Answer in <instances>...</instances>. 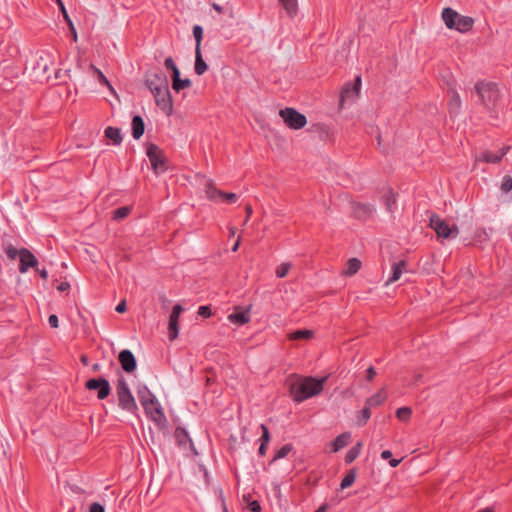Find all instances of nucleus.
<instances>
[{
  "mask_svg": "<svg viewBox=\"0 0 512 512\" xmlns=\"http://www.w3.org/2000/svg\"><path fill=\"white\" fill-rule=\"evenodd\" d=\"M326 377L316 379L314 377H302L291 385V393L296 402H302L318 395L323 390Z\"/></svg>",
  "mask_w": 512,
  "mask_h": 512,
  "instance_id": "nucleus-1",
  "label": "nucleus"
},
{
  "mask_svg": "<svg viewBox=\"0 0 512 512\" xmlns=\"http://www.w3.org/2000/svg\"><path fill=\"white\" fill-rule=\"evenodd\" d=\"M442 19L447 28L455 29L461 33L470 31L474 24L473 18L461 15L452 8H445L442 11Z\"/></svg>",
  "mask_w": 512,
  "mask_h": 512,
  "instance_id": "nucleus-2",
  "label": "nucleus"
},
{
  "mask_svg": "<svg viewBox=\"0 0 512 512\" xmlns=\"http://www.w3.org/2000/svg\"><path fill=\"white\" fill-rule=\"evenodd\" d=\"M475 91L486 108L493 109L497 106L500 99V90L496 84L491 82H478L475 85Z\"/></svg>",
  "mask_w": 512,
  "mask_h": 512,
  "instance_id": "nucleus-3",
  "label": "nucleus"
},
{
  "mask_svg": "<svg viewBox=\"0 0 512 512\" xmlns=\"http://www.w3.org/2000/svg\"><path fill=\"white\" fill-rule=\"evenodd\" d=\"M430 226L439 238L454 239L459 234V230L456 225H449L445 220L436 215H432L430 217Z\"/></svg>",
  "mask_w": 512,
  "mask_h": 512,
  "instance_id": "nucleus-4",
  "label": "nucleus"
},
{
  "mask_svg": "<svg viewBox=\"0 0 512 512\" xmlns=\"http://www.w3.org/2000/svg\"><path fill=\"white\" fill-rule=\"evenodd\" d=\"M119 406L131 414H136L138 407L134 396L125 382H119L117 387Z\"/></svg>",
  "mask_w": 512,
  "mask_h": 512,
  "instance_id": "nucleus-5",
  "label": "nucleus"
},
{
  "mask_svg": "<svg viewBox=\"0 0 512 512\" xmlns=\"http://www.w3.org/2000/svg\"><path fill=\"white\" fill-rule=\"evenodd\" d=\"M279 115L285 124L294 130L301 129L307 123L306 117L293 108L282 109L280 110Z\"/></svg>",
  "mask_w": 512,
  "mask_h": 512,
  "instance_id": "nucleus-6",
  "label": "nucleus"
},
{
  "mask_svg": "<svg viewBox=\"0 0 512 512\" xmlns=\"http://www.w3.org/2000/svg\"><path fill=\"white\" fill-rule=\"evenodd\" d=\"M157 106L167 115L173 111L172 98L169 92L168 83L151 92Z\"/></svg>",
  "mask_w": 512,
  "mask_h": 512,
  "instance_id": "nucleus-7",
  "label": "nucleus"
},
{
  "mask_svg": "<svg viewBox=\"0 0 512 512\" xmlns=\"http://www.w3.org/2000/svg\"><path fill=\"white\" fill-rule=\"evenodd\" d=\"M146 154L155 173H162L167 169L163 152L158 146L148 145Z\"/></svg>",
  "mask_w": 512,
  "mask_h": 512,
  "instance_id": "nucleus-8",
  "label": "nucleus"
},
{
  "mask_svg": "<svg viewBox=\"0 0 512 512\" xmlns=\"http://www.w3.org/2000/svg\"><path fill=\"white\" fill-rule=\"evenodd\" d=\"M205 194L210 200L217 201L218 198L228 203H234L237 201L238 196L235 193H224L216 189L211 180L205 179Z\"/></svg>",
  "mask_w": 512,
  "mask_h": 512,
  "instance_id": "nucleus-9",
  "label": "nucleus"
},
{
  "mask_svg": "<svg viewBox=\"0 0 512 512\" xmlns=\"http://www.w3.org/2000/svg\"><path fill=\"white\" fill-rule=\"evenodd\" d=\"M86 388L89 390H97V396L101 400L105 399L111 391L109 382L104 378L89 379L86 383Z\"/></svg>",
  "mask_w": 512,
  "mask_h": 512,
  "instance_id": "nucleus-10",
  "label": "nucleus"
},
{
  "mask_svg": "<svg viewBox=\"0 0 512 512\" xmlns=\"http://www.w3.org/2000/svg\"><path fill=\"white\" fill-rule=\"evenodd\" d=\"M182 311H183V307L180 304H177L173 307V310L170 314L168 329H169V338L171 340L176 339L179 335L178 321H179V317H180V314L182 313Z\"/></svg>",
  "mask_w": 512,
  "mask_h": 512,
  "instance_id": "nucleus-11",
  "label": "nucleus"
},
{
  "mask_svg": "<svg viewBox=\"0 0 512 512\" xmlns=\"http://www.w3.org/2000/svg\"><path fill=\"white\" fill-rule=\"evenodd\" d=\"M361 89V77L357 76L353 84H346L341 92V103L355 99Z\"/></svg>",
  "mask_w": 512,
  "mask_h": 512,
  "instance_id": "nucleus-12",
  "label": "nucleus"
},
{
  "mask_svg": "<svg viewBox=\"0 0 512 512\" xmlns=\"http://www.w3.org/2000/svg\"><path fill=\"white\" fill-rule=\"evenodd\" d=\"M119 362L122 369L127 373H131L136 369V359L130 350L125 349L119 353Z\"/></svg>",
  "mask_w": 512,
  "mask_h": 512,
  "instance_id": "nucleus-13",
  "label": "nucleus"
},
{
  "mask_svg": "<svg viewBox=\"0 0 512 512\" xmlns=\"http://www.w3.org/2000/svg\"><path fill=\"white\" fill-rule=\"evenodd\" d=\"M19 271L25 273L29 268L34 267L37 264L36 257L27 249H21L19 251Z\"/></svg>",
  "mask_w": 512,
  "mask_h": 512,
  "instance_id": "nucleus-14",
  "label": "nucleus"
},
{
  "mask_svg": "<svg viewBox=\"0 0 512 512\" xmlns=\"http://www.w3.org/2000/svg\"><path fill=\"white\" fill-rule=\"evenodd\" d=\"M143 408L147 416L153 421L160 422L164 419L163 409L157 398L153 400V403H149L146 406H143Z\"/></svg>",
  "mask_w": 512,
  "mask_h": 512,
  "instance_id": "nucleus-15",
  "label": "nucleus"
},
{
  "mask_svg": "<svg viewBox=\"0 0 512 512\" xmlns=\"http://www.w3.org/2000/svg\"><path fill=\"white\" fill-rule=\"evenodd\" d=\"M404 272H406V262L405 261H399L397 263H394L392 265L391 276L387 279L385 285L389 286L390 284L399 280Z\"/></svg>",
  "mask_w": 512,
  "mask_h": 512,
  "instance_id": "nucleus-16",
  "label": "nucleus"
},
{
  "mask_svg": "<svg viewBox=\"0 0 512 512\" xmlns=\"http://www.w3.org/2000/svg\"><path fill=\"white\" fill-rule=\"evenodd\" d=\"M168 83L167 77L161 74H152L146 80V85L150 92L166 85Z\"/></svg>",
  "mask_w": 512,
  "mask_h": 512,
  "instance_id": "nucleus-17",
  "label": "nucleus"
},
{
  "mask_svg": "<svg viewBox=\"0 0 512 512\" xmlns=\"http://www.w3.org/2000/svg\"><path fill=\"white\" fill-rule=\"evenodd\" d=\"M351 440V433L350 432H344L337 436L335 440L331 443V452H338L345 446L349 444Z\"/></svg>",
  "mask_w": 512,
  "mask_h": 512,
  "instance_id": "nucleus-18",
  "label": "nucleus"
},
{
  "mask_svg": "<svg viewBox=\"0 0 512 512\" xmlns=\"http://www.w3.org/2000/svg\"><path fill=\"white\" fill-rule=\"evenodd\" d=\"M191 81L188 78L182 79L180 78V71L176 70L174 71V74H172V88L179 92L180 90H183L185 88H188L191 86Z\"/></svg>",
  "mask_w": 512,
  "mask_h": 512,
  "instance_id": "nucleus-19",
  "label": "nucleus"
},
{
  "mask_svg": "<svg viewBox=\"0 0 512 512\" xmlns=\"http://www.w3.org/2000/svg\"><path fill=\"white\" fill-rule=\"evenodd\" d=\"M228 319L230 322L243 325L250 321V313L249 310H242V311H236L234 313H231L228 316Z\"/></svg>",
  "mask_w": 512,
  "mask_h": 512,
  "instance_id": "nucleus-20",
  "label": "nucleus"
},
{
  "mask_svg": "<svg viewBox=\"0 0 512 512\" xmlns=\"http://www.w3.org/2000/svg\"><path fill=\"white\" fill-rule=\"evenodd\" d=\"M138 399L142 406L153 403L156 396L146 387L142 386L137 391Z\"/></svg>",
  "mask_w": 512,
  "mask_h": 512,
  "instance_id": "nucleus-21",
  "label": "nucleus"
},
{
  "mask_svg": "<svg viewBox=\"0 0 512 512\" xmlns=\"http://www.w3.org/2000/svg\"><path fill=\"white\" fill-rule=\"evenodd\" d=\"M386 397V393L384 392V389H382L379 392L372 395L371 397H369L366 400L365 405L368 406L370 409L379 406L385 402Z\"/></svg>",
  "mask_w": 512,
  "mask_h": 512,
  "instance_id": "nucleus-22",
  "label": "nucleus"
},
{
  "mask_svg": "<svg viewBox=\"0 0 512 512\" xmlns=\"http://www.w3.org/2000/svg\"><path fill=\"white\" fill-rule=\"evenodd\" d=\"M208 69L207 64L203 60L201 49H195V65L194 70L197 75H203Z\"/></svg>",
  "mask_w": 512,
  "mask_h": 512,
  "instance_id": "nucleus-23",
  "label": "nucleus"
},
{
  "mask_svg": "<svg viewBox=\"0 0 512 512\" xmlns=\"http://www.w3.org/2000/svg\"><path fill=\"white\" fill-rule=\"evenodd\" d=\"M144 134V121L136 115L132 119V135L134 139H139Z\"/></svg>",
  "mask_w": 512,
  "mask_h": 512,
  "instance_id": "nucleus-24",
  "label": "nucleus"
},
{
  "mask_svg": "<svg viewBox=\"0 0 512 512\" xmlns=\"http://www.w3.org/2000/svg\"><path fill=\"white\" fill-rule=\"evenodd\" d=\"M105 136L110 139L114 145H120L123 140L121 130L111 126L105 129Z\"/></svg>",
  "mask_w": 512,
  "mask_h": 512,
  "instance_id": "nucleus-25",
  "label": "nucleus"
},
{
  "mask_svg": "<svg viewBox=\"0 0 512 512\" xmlns=\"http://www.w3.org/2000/svg\"><path fill=\"white\" fill-rule=\"evenodd\" d=\"M361 268V261L357 258H350L346 263V268L343 271L344 275L352 276L356 274Z\"/></svg>",
  "mask_w": 512,
  "mask_h": 512,
  "instance_id": "nucleus-26",
  "label": "nucleus"
},
{
  "mask_svg": "<svg viewBox=\"0 0 512 512\" xmlns=\"http://www.w3.org/2000/svg\"><path fill=\"white\" fill-rule=\"evenodd\" d=\"M383 201L387 211L393 212L396 209V196L392 190H387L384 193Z\"/></svg>",
  "mask_w": 512,
  "mask_h": 512,
  "instance_id": "nucleus-27",
  "label": "nucleus"
},
{
  "mask_svg": "<svg viewBox=\"0 0 512 512\" xmlns=\"http://www.w3.org/2000/svg\"><path fill=\"white\" fill-rule=\"evenodd\" d=\"M362 446V442H358L356 445H354L352 448L348 450V452L345 455V462L347 464L352 463L360 455Z\"/></svg>",
  "mask_w": 512,
  "mask_h": 512,
  "instance_id": "nucleus-28",
  "label": "nucleus"
},
{
  "mask_svg": "<svg viewBox=\"0 0 512 512\" xmlns=\"http://www.w3.org/2000/svg\"><path fill=\"white\" fill-rule=\"evenodd\" d=\"M412 415V410L410 407H401L396 411V417L402 422H408Z\"/></svg>",
  "mask_w": 512,
  "mask_h": 512,
  "instance_id": "nucleus-29",
  "label": "nucleus"
},
{
  "mask_svg": "<svg viewBox=\"0 0 512 512\" xmlns=\"http://www.w3.org/2000/svg\"><path fill=\"white\" fill-rule=\"evenodd\" d=\"M313 336L312 330H297L289 335L291 340L309 339Z\"/></svg>",
  "mask_w": 512,
  "mask_h": 512,
  "instance_id": "nucleus-30",
  "label": "nucleus"
},
{
  "mask_svg": "<svg viewBox=\"0 0 512 512\" xmlns=\"http://www.w3.org/2000/svg\"><path fill=\"white\" fill-rule=\"evenodd\" d=\"M356 479V472L354 469L350 470L347 475L341 481V489H346L350 487Z\"/></svg>",
  "mask_w": 512,
  "mask_h": 512,
  "instance_id": "nucleus-31",
  "label": "nucleus"
},
{
  "mask_svg": "<svg viewBox=\"0 0 512 512\" xmlns=\"http://www.w3.org/2000/svg\"><path fill=\"white\" fill-rule=\"evenodd\" d=\"M289 15H293L297 10V0H278Z\"/></svg>",
  "mask_w": 512,
  "mask_h": 512,
  "instance_id": "nucleus-32",
  "label": "nucleus"
},
{
  "mask_svg": "<svg viewBox=\"0 0 512 512\" xmlns=\"http://www.w3.org/2000/svg\"><path fill=\"white\" fill-rule=\"evenodd\" d=\"M292 264L290 262H283L277 266L275 273L278 278H284L289 270L291 269Z\"/></svg>",
  "mask_w": 512,
  "mask_h": 512,
  "instance_id": "nucleus-33",
  "label": "nucleus"
},
{
  "mask_svg": "<svg viewBox=\"0 0 512 512\" xmlns=\"http://www.w3.org/2000/svg\"><path fill=\"white\" fill-rule=\"evenodd\" d=\"M370 417H371V409L365 405V407L361 410V412L357 416L358 424L360 426L365 425L367 423V421L370 419Z\"/></svg>",
  "mask_w": 512,
  "mask_h": 512,
  "instance_id": "nucleus-34",
  "label": "nucleus"
},
{
  "mask_svg": "<svg viewBox=\"0 0 512 512\" xmlns=\"http://www.w3.org/2000/svg\"><path fill=\"white\" fill-rule=\"evenodd\" d=\"M175 437L180 445H184L186 441L191 442L187 431L183 428H177L175 431Z\"/></svg>",
  "mask_w": 512,
  "mask_h": 512,
  "instance_id": "nucleus-35",
  "label": "nucleus"
},
{
  "mask_svg": "<svg viewBox=\"0 0 512 512\" xmlns=\"http://www.w3.org/2000/svg\"><path fill=\"white\" fill-rule=\"evenodd\" d=\"M193 36L196 41V47L195 49H201V41L203 38V29L200 25H195L193 27Z\"/></svg>",
  "mask_w": 512,
  "mask_h": 512,
  "instance_id": "nucleus-36",
  "label": "nucleus"
},
{
  "mask_svg": "<svg viewBox=\"0 0 512 512\" xmlns=\"http://www.w3.org/2000/svg\"><path fill=\"white\" fill-rule=\"evenodd\" d=\"M129 213H130L129 207H127V206L120 207L113 212V219L114 220L124 219L125 217L128 216Z\"/></svg>",
  "mask_w": 512,
  "mask_h": 512,
  "instance_id": "nucleus-37",
  "label": "nucleus"
},
{
  "mask_svg": "<svg viewBox=\"0 0 512 512\" xmlns=\"http://www.w3.org/2000/svg\"><path fill=\"white\" fill-rule=\"evenodd\" d=\"M502 192L507 193L511 191L512 189V176L506 175L503 177L501 186H500Z\"/></svg>",
  "mask_w": 512,
  "mask_h": 512,
  "instance_id": "nucleus-38",
  "label": "nucleus"
},
{
  "mask_svg": "<svg viewBox=\"0 0 512 512\" xmlns=\"http://www.w3.org/2000/svg\"><path fill=\"white\" fill-rule=\"evenodd\" d=\"M292 450V446L290 444H286L282 446L275 454L274 460L282 459L288 455V453Z\"/></svg>",
  "mask_w": 512,
  "mask_h": 512,
  "instance_id": "nucleus-39",
  "label": "nucleus"
},
{
  "mask_svg": "<svg viewBox=\"0 0 512 512\" xmlns=\"http://www.w3.org/2000/svg\"><path fill=\"white\" fill-rule=\"evenodd\" d=\"M49 58L48 55H46ZM37 68L42 70L43 74L46 75L49 70V59H45L41 56L37 62Z\"/></svg>",
  "mask_w": 512,
  "mask_h": 512,
  "instance_id": "nucleus-40",
  "label": "nucleus"
},
{
  "mask_svg": "<svg viewBox=\"0 0 512 512\" xmlns=\"http://www.w3.org/2000/svg\"><path fill=\"white\" fill-rule=\"evenodd\" d=\"M92 69L96 73L99 83L106 85L110 90H112V86L110 85L109 81L107 80L106 76L102 73V71L93 66Z\"/></svg>",
  "mask_w": 512,
  "mask_h": 512,
  "instance_id": "nucleus-41",
  "label": "nucleus"
},
{
  "mask_svg": "<svg viewBox=\"0 0 512 512\" xmlns=\"http://www.w3.org/2000/svg\"><path fill=\"white\" fill-rule=\"evenodd\" d=\"M260 427L263 431L260 441H261V443L268 444L270 441V434H269L268 428L264 424H261Z\"/></svg>",
  "mask_w": 512,
  "mask_h": 512,
  "instance_id": "nucleus-42",
  "label": "nucleus"
},
{
  "mask_svg": "<svg viewBox=\"0 0 512 512\" xmlns=\"http://www.w3.org/2000/svg\"><path fill=\"white\" fill-rule=\"evenodd\" d=\"M164 65L166 69L171 70L172 74H174V71L179 70L176 66L174 60L171 57H168L165 59Z\"/></svg>",
  "mask_w": 512,
  "mask_h": 512,
  "instance_id": "nucleus-43",
  "label": "nucleus"
},
{
  "mask_svg": "<svg viewBox=\"0 0 512 512\" xmlns=\"http://www.w3.org/2000/svg\"><path fill=\"white\" fill-rule=\"evenodd\" d=\"M461 100L458 94L454 93L450 105L452 108L458 109L460 107Z\"/></svg>",
  "mask_w": 512,
  "mask_h": 512,
  "instance_id": "nucleus-44",
  "label": "nucleus"
},
{
  "mask_svg": "<svg viewBox=\"0 0 512 512\" xmlns=\"http://www.w3.org/2000/svg\"><path fill=\"white\" fill-rule=\"evenodd\" d=\"M198 314L202 317H209L211 315V311L208 306H200L198 309Z\"/></svg>",
  "mask_w": 512,
  "mask_h": 512,
  "instance_id": "nucleus-45",
  "label": "nucleus"
},
{
  "mask_svg": "<svg viewBox=\"0 0 512 512\" xmlns=\"http://www.w3.org/2000/svg\"><path fill=\"white\" fill-rule=\"evenodd\" d=\"M48 323L51 327L57 328L59 323L58 317L55 314L50 315L48 318Z\"/></svg>",
  "mask_w": 512,
  "mask_h": 512,
  "instance_id": "nucleus-46",
  "label": "nucleus"
},
{
  "mask_svg": "<svg viewBox=\"0 0 512 512\" xmlns=\"http://www.w3.org/2000/svg\"><path fill=\"white\" fill-rule=\"evenodd\" d=\"M90 512H105L104 507L99 503H93L90 506Z\"/></svg>",
  "mask_w": 512,
  "mask_h": 512,
  "instance_id": "nucleus-47",
  "label": "nucleus"
},
{
  "mask_svg": "<svg viewBox=\"0 0 512 512\" xmlns=\"http://www.w3.org/2000/svg\"><path fill=\"white\" fill-rule=\"evenodd\" d=\"M249 508H250L251 512H260V510H261L260 504L257 501H252L249 504Z\"/></svg>",
  "mask_w": 512,
  "mask_h": 512,
  "instance_id": "nucleus-48",
  "label": "nucleus"
},
{
  "mask_svg": "<svg viewBox=\"0 0 512 512\" xmlns=\"http://www.w3.org/2000/svg\"><path fill=\"white\" fill-rule=\"evenodd\" d=\"M69 288H70V284H69V282H67V281L61 282V283L57 286V289H58L59 291H61V292L67 291Z\"/></svg>",
  "mask_w": 512,
  "mask_h": 512,
  "instance_id": "nucleus-49",
  "label": "nucleus"
},
{
  "mask_svg": "<svg viewBox=\"0 0 512 512\" xmlns=\"http://www.w3.org/2000/svg\"><path fill=\"white\" fill-rule=\"evenodd\" d=\"M118 313H123L126 311V303L125 301H121L115 309Z\"/></svg>",
  "mask_w": 512,
  "mask_h": 512,
  "instance_id": "nucleus-50",
  "label": "nucleus"
},
{
  "mask_svg": "<svg viewBox=\"0 0 512 512\" xmlns=\"http://www.w3.org/2000/svg\"><path fill=\"white\" fill-rule=\"evenodd\" d=\"M375 375H376L375 369L373 367H369L367 369V379L369 381H371L374 378Z\"/></svg>",
  "mask_w": 512,
  "mask_h": 512,
  "instance_id": "nucleus-51",
  "label": "nucleus"
},
{
  "mask_svg": "<svg viewBox=\"0 0 512 512\" xmlns=\"http://www.w3.org/2000/svg\"><path fill=\"white\" fill-rule=\"evenodd\" d=\"M391 456H392V452L390 450H384L381 453V458L384 459V460L390 459Z\"/></svg>",
  "mask_w": 512,
  "mask_h": 512,
  "instance_id": "nucleus-52",
  "label": "nucleus"
},
{
  "mask_svg": "<svg viewBox=\"0 0 512 512\" xmlns=\"http://www.w3.org/2000/svg\"><path fill=\"white\" fill-rule=\"evenodd\" d=\"M267 445H268V444H265V443H261V444H260V447H259V449H258V452H259V454H260V455H265Z\"/></svg>",
  "mask_w": 512,
  "mask_h": 512,
  "instance_id": "nucleus-53",
  "label": "nucleus"
},
{
  "mask_svg": "<svg viewBox=\"0 0 512 512\" xmlns=\"http://www.w3.org/2000/svg\"><path fill=\"white\" fill-rule=\"evenodd\" d=\"M400 462H401V460H399V459H391L389 461V464L391 467L395 468L400 464Z\"/></svg>",
  "mask_w": 512,
  "mask_h": 512,
  "instance_id": "nucleus-54",
  "label": "nucleus"
},
{
  "mask_svg": "<svg viewBox=\"0 0 512 512\" xmlns=\"http://www.w3.org/2000/svg\"><path fill=\"white\" fill-rule=\"evenodd\" d=\"M60 9H61V11L63 12L64 17L69 21L70 26L73 28V24H72V22H71V21L69 20V18H68V14H67V12H66V10H65V6H64V4L60 7Z\"/></svg>",
  "mask_w": 512,
  "mask_h": 512,
  "instance_id": "nucleus-55",
  "label": "nucleus"
},
{
  "mask_svg": "<svg viewBox=\"0 0 512 512\" xmlns=\"http://www.w3.org/2000/svg\"><path fill=\"white\" fill-rule=\"evenodd\" d=\"M39 274L40 276L43 278V279H46L48 277V272L46 269H42L39 271Z\"/></svg>",
  "mask_w": 512,
  "mask_h": 512,
  "instance_id": "nucleus-56",
  "label": "nucleus"
},
{
  "mask_svg": "<svg viewBox=\"0 0 512 512\" xmlns=\"http://www.w3.org/2000/svg\"><path fill=\"white\" fill-rule=\"evenodd\" d=\"M478 512H494V509L492 507H486Z\"/></svg>",
  "mask_w": 512,
  "mask_h": 512,
  "instance_id": "nucleus-57",
  "label": "nucleus"
},
{
  "mask_svg": "<svg viewBox=\"0 0 512 512\" xmlns=\"http://www.w3.org/2000/svg\"><path fill=\"white\" fill-rule=\"evenodd\" d=\"M363 208L365 209V211L367 213H372V211H373V207H371V206H363Z\"/></svg>",
  "mask_w": 512,
  "mask_h": 512,
  "instance_id": "nucleus-58",
  "label": "nucleus"
},
{
  "mask_svg": "<svg viewBox=\"0 0 512 512\" xmlns=\"http://www.w3.org/2000/svg\"><path fill=\"white\" fill-rule=\"evenodd\" d=\"M238 247H239V241H237V242L233 245V247H232V251H233V252H236V251L238 250Z\"/></svg>",
  "mask_w": 512,
  "mask_h": 512,
  "instance_id": "nucleus-59",
  "label": "nucleus"
},
{
  "mask_svg": "<svg viewBox=\"0 0 512 512\" xmlns=\"http://www.w3.org/2000/svg\"><path fill=\"white\" fill-rule=\"evenodd\" d=\"M246 213H247L248 217H250V215L252 214V208H251V206H247V207H246Z\"/></svg>",
  "mask_w": 512,
  "mask_h": 512,
  "instance_id": "nucleus-60",
  "label": "nucleus"
},
{
  "mask_svg": "<svg viewBox=\"0 0 512 512\" xmlns=\"http://www.w3.org/2000/svg\"><path fill=\"white\" fill-rule=\"evenodd\" d=\"M213 7L215 10L221 11V7L219 5L214 4Z\"/></svg>",
  "mask_w": 512,
  "mask_h": 512,
  "instance_id": "nucleus-61",
  "label": "nucleus"
},
{
  "mask_svg": "<svg viewBox=\"0 0 512 512\" xmlns=\"http://www.w3.org/2000/svg\"><path fill=\"white\" fill-rule=\"evenodd\" d=\"M57 4L59 5V7H61L63 5V2L62 0H56Z\"/></svg>",
  "mask_w": 512,
  "mask_h": 512,
  "instance_id": "nucleus-62",
  "label": "nucleus"
},
{
  "mask_svg": "<svg viewBox=\"0 0 512 512\" xmlns=\"http://www.w3.org/2000/svg\"><path fill=\"white\" fill-rule=\"evenodd\" d=\"M98 368H99V365H98V364H95V365L93 366V369H94V370H98Z\"/></svg>",
  "mask_w": 512,
  "mask_h": 512,
  "instance_id": "nucleus-63",
  "label": "nucleus"
},
{
  "mask_svg": "<svg viewBox=\"0 0 512 512\" xmlns=\"http://www.w3.org/2000/svg\"><path fill=\"white\" fill-rule=\"evenodd\" d=\"M234 234H235L234 229H231V235H234Z\"/></svg>",
  "mask_w": 512,
  "mask_h": 512,
  "instance_id": "nucleus-64",
  "label": "nucleus"
}]
</instances>
